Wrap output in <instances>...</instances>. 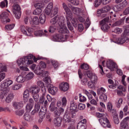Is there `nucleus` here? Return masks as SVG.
Masks as SVG:
<instances>
[{
    "instance_id": "f257e3e1",
    "label": "nucleus",
    "mask_w": 129,
    "mask_h": 129,
    "mask_svg": "<svg viewBox=\"0 0 129 129\" xmlns=\"http://www.w3.org/2000/svg\"><path fill=\"white\" fill-rule=\"evenodd\" d=\"M33 58V60L35 63L37 62V60H39L38 58H36V56H33L32 54H30L27 56H24L23 58H20L18 59L17 63L19 66H20L21 70L28 71L29 69H28L26 66H27V65H31V64H33V62H34L33 60H32Z\"/></svg>"
},
{
    "instance_id": "f03ea898",
    "label": "nucleus",
    "mask_w": 129,
    "mask_h": 129,
    "mask_svg": "<svg viewBox=\"0 0 129 129\" xmlns=\"http://www.w3.org/2000/svg\"><path fill=\"white\" fill-rule=\"evenodd\" d=\"M40 91H41V89H40V87L37 85L31 87L30 88V93H31L32 97H33L35 102H38V101H39V92H40Z\"/></svg>"
},
{
    "instance_id": "7ed1b4c3",
    "label": "nucleus",
    "mask_w": 129,
    "mask_h": 129,
    "mask_svg": "<svg viewBox=\"0 0 129 129\" xmlns=\"http://www.w3.org/2000/svg\"><path fill=\"white\" fill-rule=\"evenodd\" d=\"M109 21V17H106L100 22L99 25L101 26V29L103 32H107L109 29V26L107 24Z\"/></svg>"
},
{
    "instance_id": "20e7f679",
    "label": "nucleus",
    "mask_w": 129,
    "mask_h": 129,
    "mask_svg": "<svg viewBox=\"0 0 129 129\" xmlns=\"http://www.w3.org/2000/svg\"><path fill=\"white\" fill-rule=\"evenodd\" d=\"M13 12L16 19H20L22 16V12H21V7L18 4H14L13 6Z\"/></svg>"
},
{
    "instance_id": "39448f33",
    "label": "nucleus",
    "mask_w": 129,
    "mask_h": 129,
    "mask_svg": "<svg viewBox=\"0 0 129 129\" xmlns=\"http://www.w3.org/2000/svg\"><path fill=\"white\" fill-rule=\"evenodd\" d=\"M20 29L21 32L24 33V35H26V36H27L28 37H31L33 36V34H32V30H33V29L29 27H26L24 25H21Z\"/></svg>"
},
{
    "instance_id": "423d86ee",
    "label": "nucleus",
    "mask_w": 129,
    "mask_h": 129,
    "mask_svg": "<svg viewBox=\"0 0 129 129\" xmlns=\"http://www.w3.org/2000/svg\"><path fill=\"white\" fill-rule=\"evenodd\" d=\"M99 121L104 127H108V128H111V125L109 120L107 117L101 118L99 119Z\"/></svg>"
},
{
    "instance_id": "0eeeda50",
    "label": "nucleus",
    "mask_w": 129,
    "mask_h": 129,
    "mask_svg": "<svg viewBox=\"0 0 129 129\" xmlns=\"http://www.w3.org/2000/svg\"><path fill=\"white\" fill-rule=\"evenodd\" d=\"M34 73L37 74V75H40L41 76H49V72H45L44 69L41 68L40 67H38L34 71Z\"/></svg>"
},
{
    "instance_id": "6e6552de",
    "label": "nucleus",
    "mask_w": 129,
    "mask_h": 129,
    "mask_svg": "<svg viewBox=\"0 0 129 129\" xmlns=\"http://www.w3.org/2000/svg\"><path fill=\"white\" fill-rule=\"evenodd\" d=\"M76 109H77V104L74 101L71 102V105L70 107V111L71 112L73 116H76Z\"/></svg>"
},
{
    "instance_id": "1a4fd4ad",
    "label": "nucleus",
    "mask_w": 129,
    "mask_h": 129,
    "mask_svg": "<svg viewBox=\"0 0 129 129\" xmlns=\"http://www.w3.org/2000/svg\"><path fill=\"white\" fill-rule=\"evenodd\" d=\"M106 66L111 71H114V68L117 69V65L111 60L107 61Z\"/></svg>"
},
{
    "instance_id": "9d476101",
    "label": "nucleus",
    "mask_w": 129,
    "mask_h": 129,
    "mask_svg": "<svg viewBox=\"0 0 129 129\" xmlns=\"http://www.w3.org/2000/svg\"><path fill=\"white\" fill-rule=\"evenodd\" d=\"M9 14L7 12H3L0 15V19L2 23H10Z\"/></svg>"
},
{
    "instance_id": "9b49d317",
    "label": "nucleus",
    "mask_w": 129,
    "mask_h": 129,
    "mask_svg": "<svg viewBox=\"0 0 129 129\" xmlns=\"http://www.w3.org/2000/svg\"><path fill=\"white\" fill-rule=\"evenodd\" d=\"M111 8L109 6H106L102 7L100 9H98L97 11V13L98 15H101V14H106V13H108Z\"/></svg>"
},
{
    "instance_id": "f8f14e48",
    "label": "nucleus",
    "mask_w": 129,
    "mask_h": 129,
    "mask_svg": "<svg viewBox=\"0 0 129 129\" xmlns=\"http://www.w3.org/2000/svg\"><path fill=\"white\" fill-rule=\"evenodd\" d=\"M74 117H75V116L72 115V114H71V112L70 111L64 115L63 120H64L65 122H71L72 118Z\"/></svg>"
},
{
    "instance_id": "ddd939ff",
    "label": "nucleus",
    "mask_w": 129,
    "mask_h": 129,
    "mask_svg": "<svg viewBox=\"0 0 129 129\" xmlns=\"http://www.w3.org/2000/svg\"><path fill=\"white\" fill-rule=\"evenodd\" d=\"M47 88H48V92L52 94V95H55L58 91V88L56 87L53 86L52 85H49L47 86Z\"/></svg>"
},
{
    "instance_id": "4468645a",
    "label": "nucleus",
    "mask_w": 129,
    "mask_h": 129,
    "mask_svg": "<svg viewBox=\"0 0 129 129\" xmlns=\"http://www.w3.org/2000/svg\"><path fill=\"white\" fill-rule=\"evenodd\" d=\"M66 105H67V99L66 97H63L61 101H58L57 102V107H60V106H61V107H65Z\"/></svg>"
},
{
    "instance_id": "2eb2a0df",
    "label": "nucleus",
    "mask_w": 129,
    "mask_h": 129,
    "mask_svg": "<svg viewBox=\"0 0 129 129\" xmlns=\"http://www.w3.org/2000/svg\"><path fill=\"white\" fill-rule=\"evenodd\" d=\"M59 88L61 91H67L69 89V84L68 83H61L59 85Z\"/></svg>"
},
{
    "instance_id": "dca6fc26",
    "label": "nucleus",
    "mask_w": 129,
    "mask_h": 129,
    "mask_svg": "<svg viewBox=\"0 0 129 129\" xmlns=\"http://www.w3.org/2000/svg\"><path fill=\"white\" fill-rule=\"evenodd\" d=\"M52 9H53V3H50L48 4L47 7L45 9V13L46 15L50 17Z\"/></svg>"
},
{
    "instance_id": "f3484780",
    "label": "nucleus",
    "mask_w": 129,
    "mask_h": 129,
    "mask_svg": "<svg viewBox=\"0 0 129 129\" xmlns=\"http://www.w3.org/2000/svg\"><path fill=\"white\" fill-rule=\"evenodd\" d=\"M46 113H47V108H41L39 112V116L40 118H41V119H43V118H45Z\"/></svg>"
},
{
    "instance_id": "a211bd4d",
    "label": "nucleus",
    "mask_w": 129,
    "mask_h": 129,
    "mask_svg": "<svg viewBox=\"0 0 129 129\" xmlns=\"http://www.w3.org/2000/svg\"><path fill=\"white\" fill-rule=\"evenodd\" d=\"M37 85L40 88L42 93L47 92L46 90V87L44 86V83L42 81H38L37 82Z\"/></svg>"
},
{
    "instance_id": "6ab92c4d",
    "label": "nucleus",
    "mask_w": 129,
    "mask_h": 129,
    "mask_svg": "<svg viewBox=\"0 0 129 129\" xmlns=\"http://www.w3.org/2000/svg\"><path fill=\"white\" fill-rule=\"evenodd\" d=\"M24 103L22 101L20 102H14L13 103V106L15 109H21L23 107Z\"/></svg>"
},
{
    "instance_id": "aec40b11",
    "label": "nucleus",
    "mask_w": 129,
    "mask_h": 129,
    "mask_svg": "<svg viewBox=\"0 0 129 129\" xmlns=\"http://www.w3.org/2000/svg\"><path fill=\"white\" fill-rule=\"evenodd\" d=\"M127 43L128 42V38L127 37H121L117 38L116 39V43L117 44H123V43Z\"/></svg>"
},
{
    "instance_id": "412c9836",
    "label": "nucleus",
    "mask_w": 129,
    "mask_h": 129,
    "mask_svg": "<svg viewBox=\"0 0 129 129\" xmlns=\"http://www.w3.org/2000/svg\"><path fill=\"white\" fill-rule=\"evenodd\" d=\"M63 119L61 117H56L54 119L53 122L56 126H60Z\"/></svg>"
},
{
    "instance_id": "4be33fe9",
    "label": "nucleus",
    "mask_w": 129,
    "mask_h": 129,
    "mask_svg": "<svg viewBox=\"0 0 129 129\" xmlns=\"http://www.w3.org/2000/svg\"><path fill=\"white\" fill-rule=\"evenodd\" d=\"M41 108V105H39V103H35L34 108L33 110L31 112L32 115H34L35 113H37V112H39V110H40V109Z\"/></svg>"
},
{
    "instance_id": "5701e85b",
    "label": "nucleus",
    "mask_w": 129,
    "mask_h": 129,
    "mask_svg": "<svg viewBox=\"0 0 129 129\" xmlns=\"http://www.w3.org/2000/svg\"><path fill=\"white\" fill-rule=\"evenodd\" d=\"M47 92H42V96L40 97L38 101L35 102L36 103H38L39 105H41V104H44V102L45 101V96H46V93Z\"/></svg>"
},
{
    "instance_id": "b1692460",
    "label": "nucleus",
    "mask_w": 129,
    "mask_h": 129,
    "mask_svg": "<svg viewBox=\"0 0 129 129\" xmlns=\"http://www.w3.org/2000/svg\"><path fill=\"white\" fill-rule=\"evenodd\" d=\"M64 112V108L62 107H59L58 109L57 108L54 112V113L56 117H60L61 115V113H63Z\"/></svg>"
},
{
    "instance_id": "393cba45",
    "label": "nucleus",
    "mask_w": 129,
    "mask_h": 129,
    "mask_svg": "<svg viewBox=\"0 0 129 129\" xmlns=\"http://www.w3.org/2000/svg\"><path fill=\"white\" fill-rule=\"evenodd\" d=\"M58 20H59V17L58 16H55L54 18L51 19L50 21L51 25L57 26V23L58 22Z\"/></svg>"
},
{
    "instance_id": "a878e982",
    "label": "nucleus",
    "mask_w": 129,
    "mask_h": 129,
    "mask_svg": "<svg viewBox=\"0 0 129 129\" xmlns=\"http://www.w3.org/2000/svg\"><path fill=\"white\" fill-rule=\"evenodd\" d=\"M66 19L67 22L70 21L71 19H72V12H71V10L66 12Z\"/></svg>"
},
{
    "instance_id": "bb28decb",
    "label": "nucleus",
    "mask_w": 129,
    "mask_h": 129,
    "mask_svg": "<svg viewBox=\"0 0 129 129\" xmlns=\"http://www.w3.org/2000/svg\"><path fill=\"white\" fill-rule=\"evenodd\" d=\"M58 32L60 34H69V30L66 27H61Z\"/></svg>"
},
{
    "instance_id": "cd10ccee",
    "label": "nucleus",
    "mask_w": 129,
    "mask_h": 129,
    "mask_svg": "<svg viewBox=\"0 0 129 129\" xmlns=\"http://www.w3.org/2000/svg\"><path fill=\"white\" fill-rule=\"evenodd\" d=\"M57 26L56 25H50L48 28V32L50 34H53L55 32V31L57 30Z\"/></svg>"
},
{
    "instance_id": "c85d7f7f",
    "label": "nucleus",
    "mask_w": 129,
    "mask_h": 129,
    "mask_svg": "<svg viewBox=\"0 0 129 129\" xmlns=\"http://www.w3.org/2000/svg\"><path fill=\"white\" fill-rule=\"evenodd\" d=\"M30 96V91H29V90H26L23 94V97H24V101H28V97Z\"/></svg>"
},
{
    "instance_id": "c756f323",
    "label": "nucleus",
    "mask_w": 129,
    "mask_h": 129,
    "mask_svg": "<svg viewBox=\"0 0 129 129\" xmlns=\"http://www.w3.org/2000/svg\"><path fill=\"white\" fill-rule=\"evenodd\" d=\"M14 98V96L13 95V94L9 93L8 94V96L6 97V101L8 103H10L12 100H13V99Z\"/></svg>"
},
{
    "instance_id": "7c9ffc66",
    "label": "nucleus",
    "mask_w": 129,
    "mask_h": 129,
    "mask_svg": "<svg viewBox=\"0 0 129 129\" xmlns=\"http://www.w3.org/2000/svg\"><path fill=\"white\" fill-rule=\"evenodd\" d=\"M25 80L26 79L22 75L19 76L16 79V81L19 83H24Z\"/></svg>"
},
{
    "instance_id": "2f4dec72",
    "label": "nucleus",
    "mask_w": 129,
    "mask_h": 129,
    "mask_svg": "<svg viewBox=\"0 0 129 129\" xmlns=\"http://www.w3.org/2000/svg\"><path fill=\"white\" fill-rule=\"evenodd\" d=\"M39 23L40 21L39 20V18L37 17H34L32 19V21L30 23L32 25H39Z\"/></svg>"
},
{
    "instance_id": "473e14b6",
    "label": "nucleus",
    "mask_w": 129,
    "mask_h": 129,
    "mask_svg": "<svg viewBox=\"0 0 129 129\" xmlns=\"http://www.w3.org/2000/svg\"><path fill=\"white\" fill-rule=\"evenodd\" d=\"M58 8H54L53 10H51L49 17L50 18H53V17H54V16H56V15L58 14Z\"/></svg>"
},
{
    "instance_id": "72a5a7b5",
    "label": "nucleus",
    "mask_w": 129,
    "mask_h": 129,
    "mask_svg": "<svg viewBox=\"0 0 129 129\" xmlns=\"http://www.w3.org/2000/svg\"><path fill=\"white\" fill-rule=\"evenodd\" d=\"M58 108H57V107H56V106L55 105V102H52L51 104L49 106V110H50V111H54L57 109Z\"/></svg>"
},
{
    "instance_id": "f704fd0d",
    "label": "nucleus",
    "mask_w": 129,
    "mask_h": 129,
    "mask_svg": "<svg viewBox=\"0 0 129 129\" xmlns=\"http://www.w3.org/2000/svg\"><path fill=\"white\" fill-rule=\"evenodd\" d=\"M51 40L54 42H60V34L53 35Z\"/></svg>"
},
{
    "instance_id": "c9c22d12",
    "label": "nucleus",
    "mask_w": 129,
    "mask_h": 129,
    "mask_svg": "<svg viewBox=\"0 0 129 129\" xmlns=\"http://www.w3.org/2000/svg\"><path fill=\"white\" fill-rule=\"evenodd\" d=\"M39 19H40V24L43 25V24H45V22H46V15L44 14H41L39 16Z\"/></svg>"
},
{
    "instance_id": "e433bc0d",
    "label": "nucleus",
    "mask_w": 129,
    "mask_h": 129,
    "mask_svg": "<svg viewBox=\"0 0 129 129\" xmlns=\"http://www.w3.org/2000/svg\"><path fill=\"white\" fill-rule=\"evenodd\" d=\"M67 24L69 30L72 32L73 34L75 33V31L74 30V28H73V26H72V24H71L70 21H67Z\"/></svg>"
},
{
    "instance_id": "4c0bfd02",
    "label": "nucleus",
    "mask_w": 129,
    "mask_h": 129,
    "mask_svg": "<svg viewBox=\"0 0 129 129\" xmlns=\"http://www.w3.org/2000/svg\"><path fill=\"white\" fill-rule=\"evenodd\" d=\"M8 5H9L8 0H4V1H2L1 3H0V7L2 8V9L6 8V7L7 8Z\"/></svg>"
},
{
    "instance_id": "58836bf2",
    "label": "nucleus",
    "mask_w": 129,
    "mask_h": 129,
    "mask_svg": "<svg viewBox=\"0 0 129 129\" xmlns=\"http://www.w3.org/2000/svg\"><path fill=\"white\" fill-rule=\"evenodd\" d=\"M43 81L45 82V83L48 84V85H50L51 83H52L51 78L48 76H45V78L43 79Z\"/></svg>"
},
{
    "instance_id": "ea45409f",
    "label": "nucleus",
    "mask_w": 129,
    "mask_h": 129,
    "mask_svg": "<svg viewBox=\"0 0 129 129\" xmlns=\"http://www.w3.org/2000/svg\"><path fill=\"white\" fill-rule=\"evenodd\" d=\"M34 7L37 10H41V9H43L44 8V4L41 3H36L34 5Z\"/></svg>"
},
{
    "instance_id": "a19ab883",
    "label": "nucleus",
    "mask_w": 129,
    "mask_h": 129,
    "mask_svg": "<svg viewBox=\"0 0 129 129\" xmlns=\"http://www.w3.org/2000/svg\"><path fill=\"white\" fill-rule=\"evenodd\" d=\"M24 118L25 120H27V121H30L31 120V115L29 114V112H26L24 115Z\"/></svg>"
},
{
    "instance_id": "79ce46f5",
    "label": "nucleus",
    "mask_w": 129,
    "mask_h": 129,
    "mask_svg": "<svg viewBox=\"0 0 129 129\" xmlns=\"http://www.w3.org/2000/svg\"><path fill=\"white\" fill-rule=\"evenodd\" d=\"M15 27V25L14 24H11L9 25H7L5 26L6 31H11V30H13Z\"/></svg>"
},
{
    "instance_id": "37998d69",
    "label": "nucleus",
    "mask_w": 129,
    "mask_h": 129,
    "mask_svg": "<svg viewBox=\"0 0 129 129\" xmlns=\"http://www.w3.org/2000/svg\"><path fill=\"white\" fill-rule=\"evenodd\" d=\"M67 38H68V35L60 34V42H64V41H66L67 40Z\"/></svg>"
},
{
    "instance_id": "c03bdc74",
    "label": "nucleus",
    "mask_w": 129,
    "mask_h": 129,
    "mask_svg": "<svg viewBox=\"0 0 129 129\" xmlns=\"http://www.w3.org/2000/svg\"><path fill=\"white\" fill-rule=\"evenodd\" d=\"M0 69L2 72L7 71V66L4 63H0Z\"/></svg>"
},
{
    "instance_id": "a18cd8bd",
    "label": "nucleus",
    "mask_w": 129,
    "mask_h": 129,
    "mask_svg": "<svg viewBox=\"0 0 129 129\" xmlns=\"http://www.w3.org/2000/svg\"><path fill=\"white\" fill-rule=\"evenodd\" d=\"M119 6L121 10H122V9H124V8L127 6V1H126V0H124L120 3Z\"/></svg>"
},
{
    "instance_id": "49530a36",
    "label": "nucleus",
    "mask_w": 129,
    "mask_h": 129,
    "mask_svg": "<svg viewBox=\"0 0 129 129\" xmlns=\"http://www.w3.org/2000/svg\"><path fill=\"white\" fill-rule=\"evenodd\" d=\"M33 77H34V73L30 72L26 76L25 78L27 80H31Z\"/></svg>"
},
{
    "instance_id": "de8ad7c7",
    "label": "nucleus",
    "mask_w": 129,
    "mask_h": 129,
    "mask_svg": "<svg viewBox=\"0 0 129 129\" xmlns=\"http://www.w3.org/2000/svg\"><path fill=\"white\" fill-rule=\"evenodd\" d=\"M112 10H114L115 13H118V12H120V11H121V8L119 5H116L113 7Z\"/></svg>"
},
{
    "instance_id": "09e8293b",
    "label": "nucleus",
    "mask_w": 129,
    "mask_h": 129,
    "mask_svg": "<svg viewBox=\"0 0 129 129\" xmlns=\"http://www.w3.org/2000/svg\"><path fill=\"white\" fill-rule=\"evenodd\" d=\"M85 75H86L89 79H91V77L93 76L94 74L92 73L91 71H88L84 73Z\"/></svg>"
},
{
    "instance_id": "8fccbe9b",
    "label": "nucleus",
    "mask_w": 129,
    "mask_h": 129,
    "mask_svg": "<svg viewBox=\"0 0 129 129\" xmlns=\"http://www.w3.org/2000/svg\"><path fill=\"white\" fill-rule=\"evenodd\" d=\"M102 0H95L94 3V6L95 8H98L101 5Z\"/></svg>"
},
{
    "instance_id": "3c124183",
    "label": "nucleus",
    "mask_w": 129,
    "mask_h": 129,
    "mask_svg": "<svg viewBox=\"0 0 129 129\" xmlns=\"http://www.w3.org/2000/svg\"><path fill=\"white\" fill-rule=\"evenodd\" d=\"M88 86L89 88H95V83L92 81H89L88 83Z\"/></svg>"
},
{
    "instance_id": "603ef678",
    "label": "nucleus",
    "mask_w": 129,
    "mask_h": 129,
    "mask_svg": "<svg viewBox=\"0 0 129 129\" xmlns=\"http://www.w3.org/2000/svg\"><path fill=\"white\" fill-rule=\"evenodd\" d=\"M40 68L43 69V71H44V69L47 67V64H46V62L44 61H41L39 62V66Z\"/></svg>"
},
{
    "instance_id": "864d4df0",
    "label": "nucleus",
    "mask_w": 129,
    "mask_h": 129,
    "mask_svg": "<svg viewBox=\"0 0 129 129\" xmlns=\"http://www.w3.org/2000/svg\"><path fill=\"white\" fill-rule=\"evenodd\" d=\"M33 108V105L31 104H27L26 106V110L27 112H30Z\"/></svg>"
},
{
    "instance_id": "5fc2aeb1",
    "label": "nucleus",
    "mask_w": 129,
    "mask_h": 129,
    "mask_svg": "<svg viewBox=\"0 0 129 129\" xmlns=\"http://www.w3.org/2000/svg\"><path fill=\"white\" fill-rule=\"evenodd\" d=\"M43 34L44 32L43 30H38L34 32V35H35V36H39L40 37L44 36Z\"/></svg>"
},
{
    "instance_id": "6e6d98bb",
    "label": "nucleus",
    "mask_w": 129,
    "mask_h": 129,
    "mask_svg": "<svg viewBox=\"0 0 129 129\" xmlns=\"http://www.w3.org/2000/svg\"><path fill=\"white\" fill-rule=\"evenodd\" d=\"M57 22H58V25L59 27H60V28H62L64 27V20L58 19Z\"/></svg>"
},
{
    "instance_id": "4d7b16f0",
    "label": "nucleus",
    "mask_w": 129,
    "mask_h": 129,
    "mask_svg": "<svg viewBox=\"0 0 129 129\" xmlns=\"http://www.w3.org/2000/svg\"><path fill=\"white\" fill-rule=\"evenodd\" d=\"M15 113L16 115H19V116H21V115H23V114L25 113V110L23 109L20 110H17L15 111Z\"/></svg>"
},
{
    "instance_id": "13d9d810",
    "label": "nucleus",
    "mask_w": 129,
    "mask_h": 129,
    "mask_svg": "<svg viewBox=\"0 0 129 129\" xmlns=\"http://www.w3.org/2000/svg\"><path fill=\"white\" fill-rule=\"evenodd\" d=\"M68 1L74 6H78L79 5V0H68Z\"/></svg>"
},
{
    "instance_id": "bf43d9fd",
    "label": "nucleus",
    "mask_w": 129,
    "mask_h": 129,
    "mask_svg": "<svg viewBox=\"0 0 129 129\" xmlns=\"http://www.w3.org/2000/svg\"><path fill=\"white\" fill-rule=\"evenodd\" d=\"M22 87V84H18L15 85L14 86H13L12 89L13 90H18V89H20Z\"/></svg>"
},
{
    "instance_id": "052dcab7",
    "label": "nucleus",
    "mask_w": 129,
    "mask_h": 129,
    "mask_svg": "<svg viewBox=\"0 0 129 129\" xmlns=\"http://www.w3.org/2000/svg\"><path fill=\"white\" fill-rule=\"evenodd\" d=\"M113 119L115 124H118L119 123V119H118V116L117 115L113 116Z\"/></svg>"
},
{
    "instance_id": "680f3d73",
    "label": "nucleus",
    "mask_w": 129,
    "mask_h": 129,
    "mask_svg": "<svg viewBox=\"0 0 129 129\" xmlns=\"http://www.w3.org/2000/svg\"><path fill=\"white\" fill-rule=\"evenodd\" d=\"M122 98H120L118 101L116 103V105L118 108H119L120 107V106L121 104H122Z\"/></svg>"
},
{
    "instance_id": "e2e57ef3",
    "label": "nucleus",
    "mask_w": 129,
    "mask_h": 129,
    "mask_svg": "<svg viewBox=\"0 0 129 129\" xmlns=\"http://www.w3.org/2000/svg\"><path fill=\"white\" fill-rule=\"evenodd\" d=\"M6 84L5 83H3L0 86V91H3V90H5V92L7 89L6 88H7Z\"/></svg>"
},
{
    "instance_id": "0e129e2a",
    "label": "nucleus",
    "mask_w": 129,
    "mask_h": 129,
    "mask_svg": "<svg viewBox=\"0 0 129 129\" xmlns=\"http://www.w3.org/2000/svg\"><path fill=\"white\" fill-rule=\"evenodd\" d=\"M81 68L84 69V70H88L89 69V66L87 64L83 63L81 66Z\"/></svg>"
},
{
    "instance_id": "69168bd1",
    "label": "nucleus",
    "mask_w": 129,
    "mask_h": 129,
    "mask_svg": "<svg viewBox=\"0 0 129 129\" xmlns=\"http://www.w3.org/2000/svg\"><path fill=\"white\" fill-rule=\"evenodd\" d=\"M100 99H102V100H104V101H106V100H107V96L105 94H102L100 96Z\"/></svg>"
},
{
    "instance_id": "338daca9",
    "label": "nucleus",
    "mask_w": 129,
    "mask_h": 129,
    "mask_svg": "<svg viewBox=\"0 0 129 129\" xmlns=\"http://www.w3.org/2000/svg\"><path fill=\"white\" fill-rule=\"evenodd\" d=\"M113 32L116 33V34H121L122 32V29L117 27Z\"/></svg>"
},
{
    "instance_id": "774afa93",
    "label": "nucleus",
    "mask_w": 129,
    "mask_h": 129,
    "mask_svg": "<svg viewBox=\"0 0 129 129\" xmlns=\"http://www.w3.org/2000/svg\"><path fill=\"white\" fill-rule=\"evenodd\" d=\"M41 13H42V10L41 9H36L35 10H34L33 12V15H40V14H41Z\"/></svg>"
}]
</instances>
